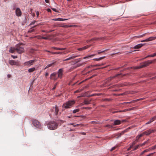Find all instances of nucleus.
Returning <instances> with one entry per match:
<instances>
[{
	"label": "nucleus",
	"instance_id": "f257e3e1",
	"mask_svg": "<svg viewBox=\"0 0 156 156\" xmlns=\"http://www.w3.org/2000/svg\"><path fill=\"white\" fill-rule=\"evenodd\" d=\"M24 51V49L23 47L20 44H17L15 47H11L9 50V52L12 53L16 51L19 54H21L23 53Z\"/></svg>",
	"mask_w": 156,
	"mask_h": 156
},
{
	"label": "nucleus",
	"instance_id": "f03ea898",
	"mask_svg": "<svg viewBox=\"0 0 156 156\" xmlns=\"http://www.w3.org/2000/svg\"><path fill=\"white\" fill-rule=\"evenodd\" d=\"M75 101L72 100H69L64 103L62 105V107L66 109L71 108L75 103Z\"/></svg>",
	"mask_w": 156,
	"mask_h": 156
},
{
	"label": "nucleus",
	"instance_id": "7ed1b4c3",
	"mask_svg": "<svg viewBox=\"0 0 156 156\" xmlns=\"http://www.w3.org/2000/svg\"><path fill=\"white\" fill-rule=\"evenodd\" d=\"M152 61L148 60L147 61L141 63L139 66L133 67H132V68L134 69H140L148 66L149 64L152 63Z\"/></svg>",
	"mask_w": 156,
	"mask_h": 156
},
{
	"label": "nucleus",
	"instance_id": "20e7f679",
	"mask_svg": "<svg viewBox=\"0 0 156 156\" xmlns=\"http://www.w3.org/2000/svg\"><path fill=\"white\" fill-rule=\"evenodd\" d=\"M58 124L54 121L49 122L47 124L48 127L51 130H54L56 129Z\"/></svg>",
	"mask_w": 156,
	"mask_h": 156
},
{
	"label": "nucleus",
	"instance_id": "39448f33",
	"mask_svg": "<svg viewBox=\"0 0 156 156\" xmlns=\"http://www.w3.org/2000/svg\"><path fill=\"white\" fill-rule=\"evenodd\" d=\"M32 123L34 126L36 128H39L41 126V124L40 122L38 120L36 119H32Z\"/></svg>",
	"mask_w": 156,
	"mask_h": 156
},
{
	"label": "nucleus",
	"instance_id": "423d86ee",
	"mask_svg": "<svg viewBox=\"0 0 156 156\" xmlns=\"http://www.w3.org/2000/svg\"><path fill=\"white\" fill-rule=\"evenodd\" d=\"M36 61L37 60L35 59L30 60L25 62L24 64V66H31L33 65L35 62H36Z\"/></svg>",
	"mask_w": 156,
	"mask_h": 156
},
{
	"label": "nucleus",
	"instance_id": "0eeeda50",
	"mask_svg": "<svg viewBox=\"0 0 156 156\" xmlns=\"http://www.w3.org/2000/svg\"><path fill=\"white\" fill-rule=\"evenodd\" d=\"M155 131L154 129H150L149 130H148L147 131H145L144 132H143L142 133L143 134V136L144 135H148L152 133H154Z\"/></svg>",
	"mask_w": 156,
	"mask_h": 156
},
{
	"label": "nucleus",
	"instance_id": "6e6552de",
	"mask_svg": "<svg viewBox=\"0 0 156 156\" xmlns=\"http://www.w3.org/2000/svg\"><path fill=\"white\" fill-rule=\"evenodd\" d=\"M57 73L56 72H54L51 74L50 76V78L51 80H56L58 78V76H57Z\"/></svg>",
	"mask_w": 156,
	"mask_h": 156
},
{
	"label": "nucleus",
	"instance_id": "1a4fd4ad",
	"mask_svg": "<svg viewBox=\"0 0 156 156\" xmlns=\"http://www.w3.org/2000/svg\"><path fill=\"white\" fill-rule=\"evenodd\" d=\"M63 69H59L57 73L58 74V77L61 79L62 78V76L63 75Z\"/></svg>",
	"mask_w": 156,
	"mask_h": 156
},
{
	"label": "nucleus",
	"instance_id": "9d476101",
	"mask_svg": "<svg viewBox=\"0 0 156 156\" xmlns=\"http://www.w3.org/2000/svg\"><path fill=\"white\" fill-rule=\"evenodd\" d=\"M51 111L53 112L56 115L58 113L59 111V109L58 107L56 105H55V107H53L52 110H51Z\"/></svg>",
	"mask_w": 156,
	"mask_h": 156
},
{
	"label": "nucleus",
	"instance_id": "9b49d317",
	"mask_svg": "<svg viewBox=\"0 0 156 156\" xmlns=\"http://www.w3.org/2000/svg\"><path fill=\"white\" fill-rule=\"evenodd\" d=\"M9 64L12 66V65H16L18 66L19 65V63L18 62H16L14 60H10L9 61Z\"/></svg>",
	"mask_w": 156,
	"mask_h": 156
},
{
	"label": "nucleus",
	"instance_id": "f8f14e48",
	"mask_svg": "<svg viewBox=\"0 0 156 156\" xmlns=\"http://www.w3.org/2000/svg\"><path fill=\"white\" fill-rule=\"evenodd\" d=\"M16 14L17 16H20L22 15V12L19 8H17L16 10Z\"/></svg>",
	"mask_w": 156,
	"mask_h": 156
},
{
	"label": "nucleus",
	"instance_id": "ddd939ff",
	"mask_svg": "<svg viewBox=\"0 0 156 156\" xmlns=\"http://www.w3.org/2000/svg\"><path fill=\"white\" fill-rule=\"evenodd\" d=\"M155 40V38H154V37H149L148 38H147L143 40L142 41H141V42H148L149 41H153Z\"/></svg>",
	"mask_w": 156,
	"mask_h": 156
},
{
	"label": "nucleus",
	"instance_id": "4468645a",
	"mask_svg": "<svg viewBox=\"0 0 156 156\" xmlns=\"http://www.w3.org/2000/svg\"><path fill=\"white\" fill-rule=\"evenodd\" d=\"M78 56V55H73L72 56H71V57H69V58H67L64 60L63 61H68L69 60H70L73 59Z\"/></svg>",
	"mask_w": 156,
	"mask_h": 156
},
{
	"label": "nucleus",
	"instance_id": "2eb2a0df",
	"mask_svg": "<svg viewBox=\"0 0 156 156\" xmlns=\"http://www.w3.org/2000/svg\"><path fill=\"white\" fill-rule=\"evenodd\" d=\"M120 75H121V74H119L116 75L115 76H113L112 77L111 76V77H109V78H108V79L106 80V82H109L111 80H112L113 78H114L116 77H118Z\"/></svg>",
	"mask_w": 156,
	"mask_h": 156
},
{
	"label": "nucleus",
	"instance_id": "dca6fc26",
	"mask_svg": "<svg viewBox=\"0 0 156 156\" xmlns=\"http://www.w3.org/2000/svg\"><path fill=\"white\" fill-rule=\"evenodd\" d=\"M121 123V121L119 120H116L114 121V125H119Z\"/></svg>",
	"mask_w": 156,
	"mask_h": 156
},
{
	"label": "nucleus",
	"instance_id": "f3484780",
	"mask_svg": "<svg viewBox=\"0 0 156 156\" xmlns=\"http://www.w3.org/2000/svg\"><path fill=\"white\" fill-rule=\"evenodd\" d=\"M90 45H87L81 48H78V50L79 51H82L83 50H85L88 48L89 47Z\"/></svg>",
	"mask_w": 156,
	"mask_h": 156
},
{
	"label": "nucleus",
	"instance_id": "a211bd4d",
	"mask_svg": "<svg viewBox=\"0 0 156 156\" xmlns=\"http://www.w3.org/2000/svg\"><path fill=\"white\" fill-rule=\"evenodd\" d=\"M104 37H94V38L92 39H91V40H92V41H98L100 40H102L104 39Z\"/></svg>",
	"mask_w": 156,
	"mask_h": 156
},
{
	"label": "nucleus",
	"instance_id": "6ab92c4d",
	"mask_svg": "<svg viewBox=\"0 0 156 156\" xmlns=\"http://www.w3.org/2000/svg\"><path fill=\"white\" fill-rule=\"evenodd\" d=\"M55 62H55L52 63L48 64L46 66V67L45 68V69L48 68L49 67H50L51 66H54L55 65Z\"/></svg>",
	"mask_w": 156,
	"mask_h": 156
},
{
	"label": "nucleus",
	"instance_id": "aec40b11",
	"mask_svg": "<svg viewBox=\"0 0 156 156\" xmlns=\"http://www.w3.org/2000/svg\"><path fill=\"white\" fill-rule=\"evenodd\" d=\"M37 25H35L33 27H31L30 29L28 31V33H31L34 31L35 29H34V28L36 27Z\"/></svg>",
	"mask_w": 156,
	"mask_h": 156
},
{
	"label": "nucleus",
	"instance_id": "412c9836",
	"mask_svg": "<svg viewBox=\"0 0 156 156\" xmlns=\"http://www.w3.org/2000/svg\"><path fill=\"white\" fill-rule=\"evenodd\" d=\"M143 44H138L136 45L134 47V48L135 49L139 48H140L141 47L143 46Z\"/></svg>",
	"mask_w": 156,
	"mask_h": 156
},
{
	"label": "nucleus",
	"instance_id": "4be33fe9",
	"mask_svg": "<svg viewBox=\"0 0 156 156\" xmlns=\"http://www.w3.org/2000/svg\"><path fill=\"white\" fill-rule=\"evenodd\" d=\"M36 70V69L35 67H33V68L29 69L28 70V72L29 73H31L34 72L35 70Z\"/></svg>",
	"mask_w": 156,
	"mask_h": 156
},
{
	"label": "nucleus",
	"instance_id": "5701e85b",
	"mask_svg": "<svg viewBox=\"0 0 156 156\" xmlns=\"http://www.w3.org/2000/svg\"><path fill=\"white\" fill-rule=\"evenodd\" d=\"M68 20V19H62V18H58L56 19H54V20L55 21H65L66 20Z\"/></svg>",
	"mask_w": 156,
	"mask_h": 156
},
{
	"label": "nucleus",
	"instance_id": "b1692460",
	"mask_svg": "<svg viewBox=\"0 0 156 156\" xmlns=\"http://www.w3.org/2000/svg\"><path fill=\"white\" fill-rule=\"evenodd\" d=\"M52 48L55 49L56 50H65L66 48H57L55 47H52Z\"/></svg>",
	"mask_w": 156,
	"mask_h": 156
},
{
	"label": "nucleus",
	"instance_id": "393cba45",
	"mask_svg": "<svg viewBox=\"0 0 156 156\" xmlns=\"http://www.w3.org/2000/svg\"><path fill=\"white\" fill-rule=\"evenodd\" d=\"M143 136V134L142 133L140 134V135L137 136L136 137V140L138 142V140L140 138Z\"/></svg>",
	"mask_w": 156,
	"mask_h": 156
},
{
	"label": "nucleus",
	"instance_id": "a878e982",
	"mask_svg": "<svg viewBox=\"0 0 156 156\" xmlns=\"http://www.w3.org/2000/svg\"><path fill=\"white\" fill-rule=\"evenodd\" d=\"M95 55V54H93V55H88L87 56H85V57H84L83 58V59H86V58L89 59V58H92L93 56Z\"/></svg>",
	"mask_w": 156,
	"mask_h": 156
},
{
	"label": "nucleus",
	"instance_id": "bb28decb",
	"mask_svg": "<svg viewBox=\"0 0 156 156\" xmlns=\"http://www.w3.org/2000/svg\"><path fill=\"white\" fill-rule=\"evenodd\" d=\"M146 34H142V35H139V36H135L134 38H135V39H136V38H141V37H143Z\"/></svg>",
	"mask_w": 156,
	"mask_h": 156
},
{
	"label": "nucleus",
	"instance_id": "cd10ccee",
	"mask_svg": "<svg viewBox=\"0 0 156 156\" xmlns=\"http://www.w3.org/2000/svg\"><path fill=\"white\" fill-rule=\"evenodd\" d=\"M138 100H139V99L134 100L132 101L131 102H124V103H123V104H128V103H133L134 102H136V101H138Z\"/></svg>",
	"mask_w": 156,
	"mask_h": 156
},
{
	"label": "nucleus",
	"instance_id": "c85d7f7f",
	"mask_svg": "<svg viewBox=\"0 0 156 156\" xmlns=\"http://www.w3.org/2000/svg\"><path fill=\"white\" fill-rule=\"evenodd\" d=\"M108 50V49H105V50H102V51H98V54H100L101 53H103L104 52H105V51H107Z\"/></svg>",
	"mask_w": 156,
	"mask_h": 156
},
{
	"label": "nucleus",
	"instance_id": "c756f323",
	"mask_svg": "<svg viewBox=\"0 0 156 156\" xmlns=\"http://www.w3.org/2000/svg\"><path fill=\"white\" fill-rule=\"evenodd\" d=\"M59 27H63L66 28V27H72V25H61L59 26Z\"/></svg>",
	"mask_w": 156,
	"mask_h": 156
},
{
	"label": "nucleus",
	"instance_id": "7c9ffc66",
	"mask_svg": "<svg viewBox=\"0 0 156 156\" xmlns=\"http://www.w3.org/2000/svg\"><path fill=\"white\" fill-rule=\"evenodd\" d=\"M39 39H43L45 40H48L49 38V37H40L38 38Z\"/></svg>",
	"mask_w": 156,
	"mask_h": 156
},
{
	"label": "nucleus",
	"instance_id": "2f4dec72",
	"mask_svg": "<svg viewBox=\"0 0 156 156\" xmlns=\"http://www.w3.org/2000/svg\"><path fill=\"white\" fill-rule=\"evenodd\" d=\"M105 57L104 56V57H100L98 58H94L93 59L94 60L99 61V60H100L104 58Z\"/></svg>",
	"mask_w": 156,
	"mask_h": 156
},
{
	"label": "nucleus",
	"instance_id": "473e14b6",
	"mask_svg": "<svg viewBox=\"0 0 156 156\" xmlns=\"http://www.w3.org/2000/svg\"><path fill=\"white\" fill-rule=\"evenodd\" d=\"M148 142H149V140L144 142L143 144H140V146L141 147V146H142L145 145L146 144H147V143H148Z\"/></svg>",
	"mask_w": 156,
	"mask_h": 156
},
{
	"label": "nucleus",
	"instance_id": "72a5a7b5",
	"mask_svg": "<svg viewBox=\"0 0 156 156\" xmlns=\"http://www.w3.org/2000/svg\"><path fill=\"white\" fill-rule=\"evenodd\" d=\"M148 142H149V140L144 142L143 144H140V146L141 147V146H142L145 145L146 144H147V143H148Z\"/></svg>",
	"mask_w": 156,
	"mask_h": 156
},
{
	"label": "nucleus",
	"instance_id": "f704fd0d",
	"mask_svg": "<svg viewBox=\"0 0 156 156\" xmlns=\"http://www.w3.org/2000/svg\"><path fill=\"white\" fill-rule=\"evenodd\" d=\"M140 147V144L138 145H137L136 146V147H134L133 149V151H135V150H137Z\"/></svg>",
	"mask_w": 156,
	"mask_h": 156
},
{
	"label": "nucleus",
	"instance_id": "c9c22d12",
	"mask_svg": "<svg viewBox=\"0 0 156 156\" xmlns=\"http://www.w3.org/2000/svg\"><path fill=\"white\" fill-rule=\"evenodd\" d=\"M79 109H75L73 111V113H75L77 112H78L79 111Z\"/></svg>",
	"mask_w": 156,
	"mask_h": 156
},
{
	"label": "nucleus",
	"instance_id": "e433bc0d",
	"mask_svg": "<svg viewBox=\"0 0 156 156\" xmlns=\"http://www.w3.org/2000/svg\"><path fill=\"white\" fill-rule=\"evenodd\" d=\"M90 101L85 100L84 101V104H86V105H88V104H90Z\"/></svg>",
	"mask_w": 156,
	"mask_h": 156
},
{
	"label": "nucleus",
	"instance_id": "4c0bfd02",
	"mask_svg": "<svg viewBox=\"0 0 156 156\" xmlns=\"http://www.w3.org/2000/svg\"><path fill=\"white\" fill-rule=\"evenodd\" d=\"M68 125H72L74 126L75 127V126H79L80 125V124H76V125H74V123H70V124H69Z\"/></svg>",
	"mask_w": 156,
	"mask_h": 156
},
{
	"label": "nucleus",
	"instance_id": "58836bf2",
	"mask_svg": "<svg viewBox=\"0 0 156 156\" xmlns=\"http://www.w3.org/2000/svg\"><path fill=\"white\" fill-rule=\"evenodd\" d=\"M149 151V150H148V149H146V150H144V151H143V152H142L141 154V155H142L144 153H145V152H146L147 151Z\"/></svg>",
	"mask_w": 156,
	"mask_h": 156
},
{
	"label": "nucleus",
	"instance_id": "ea45409f",
	"mask_svg": "<svg viewBox=\"0 0 156 156\" xmlns=\"http://www.w3.org/2000/svg\"><path fill=\"white\" fill-rule=\"evenodd\" d=\"M153 122V120L151 119L148 122L146 123V124H149Z\"/></svg>",
	"mask_w": 156,
	"mask_h": 156
},
{
	"label": "nucleus",
	"instance_id": "a19ab883",
	"mask_svg": "<svg viewBox=\"0 0 156 156\" xmlns=\"http://www.w3.org/2000/svg\"><path fill=\"white\" fill-rule=\"evenodd\" d=\"M53 54H60L62 53V52H51Z\"/></svg>",
	"mask_w": 156,
	"mask_h": 156
},
{
	"label": "nucleus",
	"instance_id": "79ce46f5",
	"mask_svg": "<svg viewBox=\"0 0 156 156\" xmlns=\"http://www.w3.org/2000/svg\"><path fill=\"white\" fill-rule=\"evenodd\" d=\"M105 127H108L109 128H112L113 126L112 125H107L105 126Z\"/></svg>",
	"mask_w": 156,
	"mask_h": 156
},
{
	"label": "nucleus",
	"instance_id": "37998d69",
	"mask_svg": "<svg viewBox=\"0 0 156 156\" xmlns=\"http://www.w3.org/2000/svg\"><path fill=\"white\" fill-rule=\"evenodd\" d=\"M117 147V146H115L113 147H112L111 149L110 150L111 151H112L115 150Z\"/></svg>",
	"mask_w": 156,
	"mask_h": 156
},
{
	"label": "nucleus",
	"instance_id": "c03bdc74",
	"mask_svg": "<svg viewBox=\"0 0 156 156\" xmlns=\"http://www.w3.org/2000/svg\"><path fill=\"white\" fill-rule=\"evenodd\" d=\"M155 57V55H154V54H153V55H148L145 58H147L149 57Z\"/></svg>",
	"mask_w": 156,
	"mask_h": 156
},
{
	"label": "nucleus",
	"instance_id": "a18cd8bd",
	"mask_svg": "<svg viewBox=\"0 0 156 156\" xmlns=\"http://www.w3.org/2000/svg\"><path fill=\"white\" fill-rule=\"evenodd\" d=\"M156 148V145L151 147V150H154Z\"/></svg>",
	"mask_w": 156,
	"mask_h": 156
},
{
	"label": "nucleus",
	"instance_id": "49530a36",
	"mask_svg": "<svg viewBox=\"0 0 156 156\" xmlns=\"http://www.w3.org/2000/svg\"><path fill=\"white\" fill-rule=\"evenodd\" d=\"M151 119L153 120V121L154 120H156V116H154Z\"/></svg>",
	"mask_w": 156,
	"mask_h": 156
},
{
	"label": "nucleus",
	"instance_id": "de8ad7c7",
	"mask_svg": "<svg viewBox=\"0 0 156 156\" xmlns=\"http://www.w3.org/2000/svg\"><path fill=\"white\" fill-rule=\"evenodd\" d=\"M11 57L14 59H15L17 58V56L15 55H12Z\"/></svg>",
	"mask_w": 156,
	"mask_h": 156
},
{
	"label": "nucleus",
	"instance_id": "09e8293b",
	"mask_svg": "<svg viewBox=\"0 0 156 156\" xmlns=\"http://www.w3.org/2000/svg\"><path fill=\"white\" fill-rule=\"evenodd\" d=\"M155 153V152L150 153V154H148V155H147V156H152L153 154H154Z\"/></svg>",
	"mask_w": 156,
	"mask_h": 156
},
{
	"label": "nucleus",
	"instance_id": "8fccbe9b",
	"mask_svg": "<svg viewBox=\"0 0 156 156\" xmlns=\"http://www.w3.org/2000/svg\"><path fill=\"white\" fill-rule=\"evenodd\" d=\"M35 22H36L35 21L32 22L30 23V25H34L35 24Z\"/></svg>",
	"mask_w": 156,
	"mask_h": 156
},
{
	"label": "nucleus",
	"instance_id": "3c124183",
	"mask_svg": "<svg viewBox=\"0 0 156 156\" xmlns=\"http://www.w3.org/2000/svg\"><path fill=\"white\" fill-rule=\"evenodd\" d=\"M57 83H56L55 84L54 86V87H53V88L52 89L53 90H54L56 88V86L57 85Z\"/></svg>",
	"mask_w": 156,
	"mask_h": 156
},
{
	"label": "nucleus",
	"instance_id": "603ef678",
	"mask_svg": "<svg viewBox=\"0 0 156 156\" xmlns=\"http://www.w3.org/2000/svg\"><path fill=\"white\" fill-rule=\"evenodd\" d=\"M126 130H124V131L122 132L121 133H120V134H122V135L123 134L125 133L126 132Z\"/></svg>",
	"mask_w": 156,
	"mask_h": 156
},
{
	"label": "nucleus",
	"instance_id": "864d4df0",
	"mask_svg": "<svg viewBox=\"0 0 156 156\" xmlns=\"http://www.w3.org/2000/svg\"><path fill=\"white\" fill-rule=\"evenodd\" d=\"M80 91V90H76L75 91V92H74V93H78V92H79Z\"/></svg>",
	"mask_w": 156,
	"mask_h": 156
},
{
	"label": "nucleus",
	"instance_id": "5fc2aeb1",
	"mask_svg": "<svg viewBox=\"0 0 156 156\" xmlns=\"http://www.w3.org/2000/svg\"><path fill=\"white\" fill-rule=\"evenodd\" d=\"M136 142H137L136 140L134 141L132 144L133 146L136 143Z\"/></svg>",
	"mask_w": 156,
	"mask_h": 156
},
{
	"label": "nucleus",
	"instance_id": "6e6d98bb",
	"mask_svg": "<svg viewBox=\"0 0 156 156\" xmlns=\"http://www.w3.org/2000/svg\"><path fill=\"white\" fill-rule=\"evenodd\" d=\"M81 58H80L78 59H76V62H80V60H81Z\"/></svg>",
	"mask_w": 156,
	"mask_h": 156
},
{
	"label": "nucleus",
	"instance_id": "4d7b16f0",
	"mask_svg": "<svg viewBox=\"0 0 156 156\" xmlns=\"http://www.w3.org/2000/svg\"><path fill=\"white\" fill-rule=\"evenodd\" d=\"M39 14V12L38 11H37L36 12V15H37V17L38 16Z\"/></svg>",
	"mask_w": 156,
	"mask_h": 156
},
{
	"label": "nucleus",
	"instance_id": "13d9d810",
	"mask_svg": "<svg viewBox=\"0 0 156 156\" xmlns=\"http://www.w3.org/2000/svg\"><path fill=\"white\" fill-rule=\"evenodd\" d=\"M31 15H32V16L34 17V16H35V13H32L31 12Z\"/></svg>",
	"mask_w": 156,
	"mask_h": 156
},
{
	"label": "nucleus",
	"instance_id": "bf43d9fd",
	"mask_svg": "<svg viewBox=\"0 0 156 156\" xmlns=\"http://www.w3.org/2000/svg\"><path fill=\"white\" fill-rule=\"evenodd\" d=\"M52 9L53 11H54L55 12H57V11L56 9H55V8H52Z\"/></svg>",
	"mask_w": 156,
	"mask_h": 156
},
{
	"label": "nucleus",
	"instance_id": "052dcab7",
	"mask_svg": "<svg viewBox=\"0 0 156 156\" xmlns=\"http://www.w3.org/2000/svg\"><path fill=\"white\" fill-rule=\"evenodd\" d=\"M47 11L48 12H51V10L49 9H47Z\"/></svg>",
	"mask_w": 156,
	"mask_h": 156
},
{
	"label": "nucleus",
	"instance_id": "680f3d73",
	"mask_svg": "<svg viewBox=\"0 0 156 156\" xmlns=\"http://www.w3.org/2000/svg\"><path fill=\"white\" fill-rule=\"evenodd\" d=\"M48 74H49L48 73H46L45 75V76L47 77V76H48Z\"/></svg>",
	"mask_w": 156,
	"mask_h": 156
},
{
	"label": "nucleus",
	"instance_id": "e2e57ef3",
	"mask_svg": "<svg viewBox=\"0 0 156 156\" xmlns=\"http://www.w3.org/2000/svg\"><path fill=\"white\" fill-rule=\"evenodd\" d=\"M118 137H120L122 135V134H120V133H119L118 134Z\"/></svg>",
	"mask_w": 156,
	"mask_h": 156
},
{
	"label": "nucleus",
	"instance_id": "0e129e2a",
	"mask_svg": "<svg viewBox=\"0 0 156 156\" xmlns=\"http://www.w3.org/2000/svg\"><path fill=\"white\" fill-rule=\"evenodd\" d=\"M133 145L132 144H131L130 145V146L129 147L131 149V148H132L133 147Z\"/></svg>",
	"mask_w": 156,
	"mask_h": 156
},
{
	"label": "nucleus",
	"instance_id": "69168bd1",
	"mask_svg": "<svg viewBox=\"0 0 156 156\" xmlns=\"http://www.w3.org/2000/svg\"><path fill=\"white\" fill-rule=\"evenodd\" d=\"M45 2L47 3H49V0H45Z\"/></svg>",
	"mask_w": 156,
	"mask_h": 156
},
{
	"label": "nucleus",
	"instance_id": "338daca9",
	"mask_svg": "<svg viewBox=\"0 0 156 156\" xmlns=\"http://www.w3.org/2000/svg\"><path fill=\"white\" fill-rule=\"evenodd\" d=\"M92 41V40H91H91H87V42H90V41Z\"/></svg>",
	"mask_w": 156,
	"mask_h": 156
},
{
	"label": "nucleus",
	"instance_id": "774afa93",
	"mask_svg": "<svg viewBox=\"0 0 156 156\" xmlns=\"http://www.w3.org/2000/svg\"><path fill=\"white\" fill-rule=\"evenodd\" d=\"M131 149V148L130 147H129V148H128L127 149V150L128 151H129Z\"/></svg>",
	"mask_w": 156,
	"mask_h": 156
}]
</instances>
